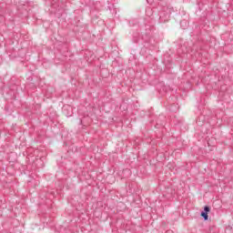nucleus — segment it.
Wrapping results in <instances>:
<instances>
[{
    "label": "nucleus",
    "mask_w": 233,
    "mask_h": 233,
    "mask_svg": "<svg viewBox=\"0 0 233 233\" xmlns=\"http://www.w3.org/2000/svg\"><path fill=\"white\" fill-rule=\"evenodd\" d=\"M208 212H210V207L205 206L204 210L200 213V216L203 218L204 221H208Z\"/></svg>",
    "instance_id": "1"
},
{
    "label": "nucleus",
    "mask_w": 233,
    "mask_h": 233,
    "mask_svg": "<svg viewBox=\"0 0 233 233\" xmlns=\"http://www.w3.org/2000/svg\"><path fill=\"white\" fill-rule=\"evenodd\" d=\"M66 117H72V113H66Z\"/></svg>",
    "instance_id": "2"
},
{
    "label": "nucleus",
    "mask_w": 233,
    "mask_h": 233,
    "mask_svg": "<svg viewBox=\"0 0 233 233\" xmlns=\"http://www.w3.org/2000/svg\"><path fill=\"white\" fill-rule=\"evenodd\" d=\"M142 39H144V41H148V38H145V36H143Z\"/></svg>",
    "instance_id": "3"
},
{
    "label": "nucleus",
    "mask_w": 233,
    "mask_h": 233,
    "mask_svg": "<svg viewBox=\"0 0 233 233\" xmlns=\"http://www.w3.org/2000/svg\"><path fill=\"white\" fill-rule=\"evenodd\" d=\"M137 42H138L137 38H134V43H137Z\"/></svg>",
    "instance_id": "4"
},
{
    "label": "nucleus",
    "mask_w": 233,
    "mask_h": 233,
    "mask_svg": "<svg viewBox=\"0 0 233 233\" xmlns=\"http://www.w3.org/2000/svg\"><path fill=\"white\" fill-rule=\"evenodd\" d=\"M64 112H66V107H64Z\"/></svg>",
    "instance_id": "5"
}]
</instances>
